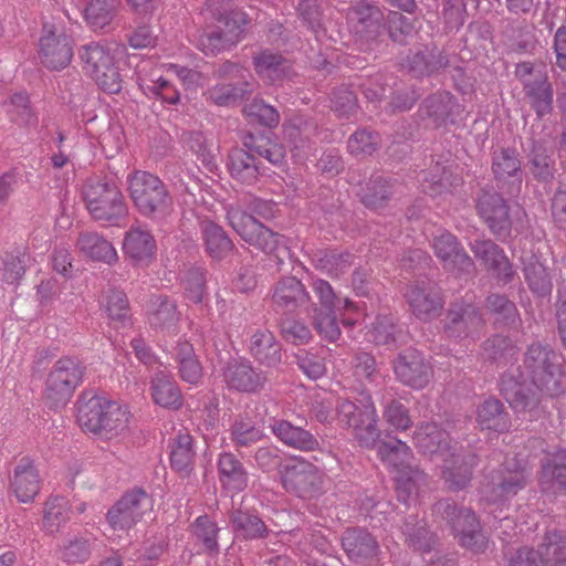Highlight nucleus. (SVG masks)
<instances>
[{
  "label": "nucleus",
  "mask_w": 566,
  "mask_h": 566,
  "mask_svg": "<svg viewBox=\"0 0 566 566\" xmlns=\"http://www.w3.org/2000/svg\"><path fill=\"white\" fill-rule=\"evenodd\" d=\"M396 377L413 389L424 388L433 376V369L424 356L413 348L399 353L394 360Z\"/></svg>",
  "instance_id": "nucleus-11"
},
{
  "label": "nucleus",
  "mask_w": 566,
  "mask_h": 566,
  "mask_svg": "<svg viewBox=\"0 0 566 566\" xmlns=\"http://www.w3.org/2000/svg\"><path fill=\"white\" fill-rule=\"evenodd\" d=\"M263 439L262 430L248 417L239 416L231 428V440L237 447L248 448Z\"/></svg>",
  "instance_id": "nucleus-64"
},
{
  "label": "nucleus",
  "mask_w": 566,
  "mask_h": 566,
  "mask_svg": "<svg viewBox=\"0 0 566 566\" xmlns=\"http://www.w3.org/2000/svg\"><path fill=\"white\" fill-rule=\"evenodd\" d=\"M432 515L436 521L443 522L455 536H459L463 547L473 553H482L486 548L488 541L480 521L470 507L446 497L432 505Z\"/></svg>",
  "instance_id": "nucleus-2"
},
{
  "label": "nucleus",
  "mask_w": 566,
  "mask_h": 566,
  "mask_svg": "<svg viewBox=\"0 0 566 566\" xmlns=\"http://www.w3.org/2000/svg\"><path fill=\"white\" fill-rule=\"evenodd\" d=\"M201 231L206 251L212 259L222 260L229 255L233 243L220 226L205 221L201 224Z\"/></svg>",
  "instance_id": "nucleus-47"
},
{
  "label": "nucleus",
  "mask_w": 566,
  "mask_h": 566,
  "mask_svg": "<svg viewBox=\"0 0 566 566\" xmlns=\"http://www.w3.org/2000/svg\"><path fill=\"white\" fill-rule=\"evenodd\" d=\"M353 261L350 253L337 252L336 250H322L315 254L316 266L333 276L345 273Z\"/></svg>",
  "instance_id": "nucleus-60"
},
{
  "label": "nucleus",
  "mask_w": 566,
  "mask_h": 566,
  "mask_svg": "<svg viewBox=\"0 0 566 566\" xmlns=\"http://www.w3.org/2000/svg\"><path fill=\"white\" fill-rule=\"evenodd\" d=\"M222 377L230 389L249 394L261 391L268 381L266 373L245 358L228 360L222 367Z\"/></svg>",
  "instance_id": "nucleus-10"
},
{
  "label": "nucleus",
  "mask_w": 566,
  "mask_h": 566,
  "mask_svg": "<svg viewBox=\"0 0 566 566\" xmlns=\"http://www.w3.org/2000/svg\"><path fill=\"white\" fill-rule=\"evenodd\" d=\"M175 359L178 364L180 378L191 385H196L202 378V366L188 342H179L175 348Z\"/></svg>",
  "instance_id": "nucleus-48"
},
{
  "label": "nucleus",
  "mask_w": 566,
  "mask_h": 566,
  "mask_svg": "<svg viewBox=\"0 0 566 566\" xmlns=\"http://www.w3.org/2000/svg\"><path fill=\"white\" fill-rule=\"evenodd\" d=\"M524 279L530 290L537 296L545 297L551 294L553 289L552 276L546 266L535 256H530L524 262Z\"/></svg>",
  "instance_id": "nucleus-51"
},
{
  "label": "nucleus",
  "mask_w": 566,
  "mask_h": 566,
  "mask_svg": "<svg viewBox=\"0 0 566 566\" xmlns=\"http://www.w3.org/2000/svg\"><path fill=\"white\" fill-rule=\"evenodd\" d=\"M230 523L233 531L245 539L265 538L270 533L265 523L258 515L242 509L231 512Z\"/></svg>",
  "instance_id": "nucleus-44"
},
{
  "label": "nucleus",
  "mask_w": 566,
  "mask_h": 566,
  "mask_svg": "<svg viewBox=\"0 0 566 566\" xmlns=\"http://www.w3.org/2000/svg\"><path fill=\"white\" fill-rule=\"evenodd\" d=\"M70 518L69 502L62 496L50 497L44 507L43 525L51 534L56 533L59 528Z\"/></svg>",
  "instance_id": "nucleus-61"
},
{
  "label": "nucleus",
  "mask_w": 566,
  "mask_h": 566,
  "mask_svg": "<svg viewBox=\"0 0 566 566\" xmlns=\"http://www.w3.org/2000/svg\"><path fill=\"white\" fill-rule=\"evenodd\" d=\"M73 56V41L64 32L48 30L40 39V57L44 66L51 70L66 67Z\"/></svg>",
  "instance_id": "nucleus-21"
},
{
  "label": "nucleus",
  "mask_w": 566,
  "mask_h": 566,
  "mask_svg": "<svg viewBox=\"0 0 566 566\" xmlns=\"http://www.w3.org/2000/svg\"><path fill=\"white\" fill-rule=\"evenodd\" d=\"M153 509V499L143 489L126 492L107 512V521L114 530H128Z\"/></svg>",
  "instance_id": "nucleus-8"
},
{
  "label": "nucleus",
  "mask_w": 566,
  "mask_h": 566,
  "mask_svg": "<svg viewBox=\"0 0 566 566\" xmlns=\"http://www.w3.org/2000/svg\"><path fill=\"white\" fill-rule=\"evenodd\" d=\"M90 214L96 221L118 224L127 214V207L118 187L101 176L86 179L82 190Z\"/></svg>",
  "instance_id": "nucleus-5"
},
{
  "label": "nucleus",
  "mask_w": 566,
  "mask_h": 566,
  "mask_svg": "<svg viewBox=\"0 0 566 566\" xmlns=\"http://www.w3.org/2000/svg\"><path fill=\"white\" fill-rule=\"evenodd\" d=\"M442 461V473L448 489L453 492L465 489L472 479V470L476 465V455L472 452L455 453L454 451Z\"/></svg>",
  "instance_id": "nucleus-25"
},
{
  "label": "nucleus",
  "mask_w": 566,
  "mask_h": 566,
  "mask_svg": "<svg viewBox=\"0 0 566 566\" xmlns=\"http://www.w3.org/2000/svg\"><path fill=\"white\" fill-rule=\"evenodd\" d=\"M474 256L493 273L502 284H507L514 276L512 264L504 251L490 239L476 238L470 242Z\"/></svg>",
  "instance_id": "nucleus-19"
},
{
  "label": "nucleus",
  "mask_w": 566,
  "mask_h": 566,
  "mask_svg": "<svg viewBox=\"0 0 566 566\" xmlns=\"http://www.w3.org/2000/svg\"><path fill=\"white\" fill-rule=\"evenodd\" d=\"M346 18L355 34L366 43L377 40L385 22L380 8L366 0L350 3Z\"/></svg>",
  "instance_id": "nucleus-12"
},
{
  "label": "nucleus",
  "mask_w": 566,
  "mask_h": 566,
  "mask_svg": "<svg viewBox=\"0 0 566 566\" xmlns=\"http://www.w3.org/2000/svg\"><path fill=\"white\" fill-rule=\"evenodd\" d=\"M156 251L154 235L144 227L133 226L125 233L123 252L135 263H148Z\"/></svg>",
  "instance_id": "nucleus-29"
},
{
  "label": "nucleus",
  "mask_w": 566,
  "mask_h": 566,
  "mask_svg": "<svg viewBox=\"0 0 566 566\" xmlns=\"http://www.w3.org/2000/svg\"><path fill=\"white\" fill-rule=\"evenodd\" d=\"M563 356L547 344L533 343L524 355V373L541 392L554 397L562 391Z\"/></svg>",
  "instance_id": "nucleus-4"
},
{
  "label": "nucleus",
  "mask_w": 566,
  "mask_h": 566,
  "mask_svg": "<svg viewBox=\"0 0 566 566\" xmlns=\"http://www.w3.org/2000/svg\"><path fill=\"white\" fill-rule=\"evenodd\" d=\"M428 483V475L420 470L418 467L402 469L396 476V489L398 499L402 502H407L412 494L417 493L422 486Z\"/></svg>",
  "instance_id": "nucleus-56"
},
{
  "label": "nucleus",
  "mask_w": 566,
  "mask_h": 566,
  "mask_svg": "<svg viewBox=\"0 0 566 566\" xmlns=\"http://www.w3.org/2000/svg\"><path fill=\"white\" fill-rule=\"evenodd\" d=\"M457 107L458 104L450 93L438 92L423 99L419 116L427 120V126L438 128L448 123Z\"/></svg>",
  "instance_id": "nucleus-28"
},
{
  "label": "nucleus",
  "mask_w": 566,
  "mask_h": 566,
  "mask_svg": "<svg viewBox=\"0 0 566 566\" xmlns=\"http://www.w3.org/2000/svg\"><path fill=\"white\" fill-rule=\"evenodd\" d=\"M120 0H90L85 8V20L94 30L111 24L119 8Z\"/></svg>",
  "instance_id": "nucleus-53"
},
{
  "label": "nucleus",
  "mask_w": 566,
  "mask_h": 566,
  "mask_svg": "<svg viewBox=\"0 0 566 566\" xmlns=\"http://www.w3.org/2000/svg\"><path fill=\"white\" fill-rule=\"evenodd\" d=\"M78 55L81 61L84 63V69L90 73V75L96 72V70L103 69L114 59L109 50L97 42H91L81 46Z\"/></svg>",
  "instance_id": "nucleus-63"
},
{
  "label": "nucleus",
  "mask_w": 566,
  "mask_h": 566,
  "mask_svg": "<svg viewBox=\"0 0 566 566\" xmlns=\"http://www.w3.org/2000/svg\"><path fill=\"white\" fill-rule=\"evenodd\" d=\"M342 547L349 560L357 564L370 563L380 553L377 538L366 528H347L342 535Z\"/></svg>",
  "instance_id": "nucleus-20"
},
{
  "label": "nucleus",
  "mask_w": 566,
  "mask_h": 566,
  "mask_svg": "<svg viewBox=\"0 0 566 566\" xmlns=\"http://www.w3.org/2000/svg\"><path fill=\"white\" fill-rule=\"evenodd\" d=\"M96 546V539L85 534L67 535L59 547V557L66 564H84Z\"/></svg>",
  "instance_id": "nucleus-39"
},
{
  "label": "nucleus",
  "mask_w": 566,
  "mask_h": 566,
  "mask_svg": "<svg viewBox=\"0 0 566 566\" xmlns=\"http://www.w3.org/2000/svg\"><path fill=\"white\" fill-rule=\"evenodd\" d=\"M527 485V476L518 465L511 467L509 462L491 472L482 493L489 502H506L514 497Z\"/></svg>",
  "instance_id": "nucleus-9"
},
{
  "label": "nucleus",
  "mask_w": 566,
  "mask_h": 566,
  "mask_svg": "<svg viewBox=\"0 0 566 566\" xmlns=\"http://www.w3.org/2000/svg\"><path fill=\"white\" fill-rule=\"evenodd\" d=\"M407 545L416 551L429 552L434 543L433 535L427 527V522L418 514L407 515L400 526Z\"/></svg>",
  "instance_id": "nucleus-41"
},
{
  "label": "nucleus",
  "mask_w": 566,
  "mask_h": 566,
  "mask_svg": "<svg viewBox=\"0 0 566 566\" xmlns=\"http://www.w3.org/2000/svg\"><path fill=\"white\" fill-rule=\"evenodd\" d=\"M406 297L411 312L421 321L427 322L438 317L443 307L440 292L424 282L411 285Z\"/></svg>",
  "instance_id": "nucleus-23"
},
{
  "label": "nucleus",
  "mask_w": 566,
  "mask_h": 566,
  "mask_svg": "<svg viewBox=\"0 0 566 566\" xmlns=\"http://www.w3.org/2000/svg\"><path fill=\"white\" fill-rule=\"evenodd\" d=\"M272 431L281 442L301 451H313L319 446L310 431L286 420L275 421Z\"/></svg>",
  "instance_id": "nucleus-37"
},
{
  "label": "nucleus",
  "mask_w": 566,
  "mask_h": 566,
  "mask_svg": "<svg viewBox=\"0 0 566 566\" xmlns=\"http://www.w3.org/2000/svg\"><path fill=\"white\" fill-rule=\"evenodd\" d=\"M106 402L108 400L92 394H83L80 397L77 401V422L84 431L98 434Z\"/></svg>",
  "instance_id": "nucleus-36"
},
{
  "label": "nucleus",
  "mask_w": 566,
  "mask_h": 566,
  "mask_svg": "<svg viewBox=\"0 0 566 566\" xmlns=\"http://www.w3.org/2000/svg\"><path fill=\"white\" fill-rule=\"evenodd\" d=\"M539 482L545 492H566V450H558L545 457Z\"/></svg>",
  "instance_id": "nucleus-33"
},
{
  "label": "nucleus",
  "mask_w": 566,
  "mask_h": 566,
  "mask_svg": "<svg viewBox=\"0 0 566 566\" xmlns=\"http://www.w3.org/2000/svg\"><path fill=\"white\" fill-rule=\"evenodd\" d=\"M449 66L448 53L433 43L421 45L412 51L406 62L408 72L417 78L438 75Z\"/></svg>",
  "instance_id": "nucleus-17"
},
{
  "label": "nucleus",
  "mask_w": 566,
  "mask_h": 566,
  "mask_svg": "<svg viewBox=\"0 0 566 566\" xmlns=\"http://www.w3.org/2000/svg\"><path fill=\"white\" fill-rule=\"evenodd\" d=\"M483 325L480 310L468 302L451 303L443 319L444 332L453 338L472 337Z\"/></svg>",
  "instance_id": "nucleus-13"
},
{
  "label": "nucleus",
  "mask_w": 566,
  "mask_h": 566,
  "mask_svg": "<svg viewBox=\"0 0 566 566\" xmlns=\"http://www.w3.org/2000/svg\"><path fill=\"white\" fill-rule=\"evenodd\" d=\"M525 94L531 98L532 107L538 117H544L553 111V85L548 81L546 70L523 85Z\"/></svg>",
  "instance_id": "nucleus-35"
},
{
  "label": "nucleus",
  "mask_w": 566,
  "mask_h": 566,
  "mask_svg": "<svg viewBox=\"0 0 566 566\" xmlns=\"http://www.w3.org/2000/svg\"><path fill=\"white\" fill-rule=\"evenodd\" d=\"M177 321L176 304L166 296H156L153 300V312L149 315L150 325L160 329H169L176 325Z\"/></svg>",
  "instance_id": "nucleus-62"
},
{
  "label": "nucleus",
  "mask_w": 566,
  "mask_h": 566,
  "mask_svg": "<svg viewBox=\"0 0 566 566\" xmlns=\"http://www.w3.org/2000/svg\"><path fill=\"white\" fill-rule=\"evenodd\" d=\"M304 284L295 276H284L272 289V303L275 312L293 313L310 302Z\"/></svg>",
  "instance_id": "nucleus-24"
},
{
  "label": "nucleus",
  "mask_w": 566,
  "mask_h": 566,
  "mask_svg": "<svg viewBox=\"0 0 566 566\" xmlns=\"http://www.w3.org/2000/svg\"><path fill=\"white\" fill-rule=\"evenodd\" d=\"M513 375H504L501 380V394L516 413L528 412L536 416L541 401L538 390Z\"/></svg>",
  "instance_id": "nucleus-22"
},
{
  "label": "nucleus",
  "mask_w": 566,
  "mask_h": 566,
  "mask_svg": "<svg viewBox=\"0 0 566 566\" xmlns=\"http://www.w3.org/2000/svg\"><path fill=\"white\" fill-rule=\"evenodd\" d=\"M98 434L105 439H112L120 434L127 428L128 412L126 408L115 401L106 402Z\"/></svg>",
  "instance_id": "nucleus-55"
},
{
  "label": "nucleus",
  "mask_w": 566,
  "mask_h": 566,
  "mask_svg": "<svg viewBox=\"0 0 566 566\" xmlns=\"http://www.w3.org/2000/svg\"><path fill=\"white\" fill-rule=\"evenodd\" d=\"M413 440L423 453L440 457L442 460L454 452L450 446L449 434L434 422L418 426Z\"/></svg>",
  "instance_id": "nucleus-27"
},
{
  "label": "nucleus",
  "mask_w": 566,
  "mask_h": 566,
  "mask_svg": "<svg viewBox=\"0 0 566 566\" xmlns=\"http://www.w3.org/2000/svg\"><path fill=\"white\" fill-rule=\"evenodd\" d=\"M231 177L242 185H254L264 172L262 161L247 148H233L227 163Z\"/></svg>",
  "instance_id": "nucleus-26"
},
{
  "label": "nucleus",
  "mask_w": 566,
  "mask_h": 566,
  "mask_svg": "<svg viewBox=\"0 0 566 566\" xmlns=\"http://www.w3.org/2000/svg\"><path fill=\"white\" fill-rule=\"evenodd\" d=\"M242 145L255 157L268 160L276 167H282L285 163V149L283 145L272 140L262 134L248 133L242 138Z\"/></svg>",
  "instance_id": "nucleus-34"
},
{
  "label": "nucleus",
  "mask_w": 566,
  "mask_h": 566,
  "mask_svg": "<svg viewBox=\"0 0 566 566\" xmlns=\"http://www.w3.org/2000/svg\"><path fill=\"white\" fill-rule=\"evenodd\" d=\"M483 356L486 360L497 365H506L516 359L517 347L514 342L504 335H493L482 346Z\"/></svg>",
  "instance_id": "nucleus-52"
},
{
  "label": "nucleus",
  "mask_w": 566,
  "mask_h": 566,
  "mask_svg": "<svg viewBox=\"0 0 566 566\" xmlns=\"http://www.w3.org/2000/svg\"><path fill=\"white\" fill-rule=\"evenodd\" d=\"M253 90L254 83L241 81L214 85L205 95L214 105L230 106L250 96Z\"/></svg>",
  "instance_id": "nucleus-43"
},
{
  "label": "nucleus",
  "mask_w": 566,
  "mask_h": 566,
  "mask_svg": "<svg viewBox=\"0 0 566 566\" xmlns=\"http://www.w3.org/2000/svg\"><path fill=\"white\" fill-rule=\"evenodd\" d=\"M492 172L499 188L511 195L520 192L523 170L516 149L510 147L495 149L492 155Z\"/></svg>",
  "instance_id": "nucleus-14"
},
{
  "label": "nucleus",
  "mask_w": 566,
  "mask_h": 566,
  "mask_svg": "<svg viewBox=\"0 0 566 566\" xmlns=\"http://www.w3.org/2000/svg\"><path fill=\"white\" fill-rule=\"evenodd\" d=\"M228 220L243 241L266 254V265L269 268H275V272L285 270L286 262L291 261V252L283 235L272 231L259 222L255 217L239 209L229 210Z\"/></svg>",
  "instance_id": "nucleus-1"
},
{
  "label": "nucleus",
  "mask_w": 566,
  "mask_h": 566,
  "mask_svg": "<svg viewBox=\"0 0 566 566\" xmlns=\"http://www.w3.org/2000/svg\"><path fill=\"white\" fill-rule=\"evenodd\" d=\"M476 210L493 234L504 238L510 233V209L500 193L481 190L476 198Z\"/></svg>",
  "instance_id": "nucleus-15"
},
{
  "label": "nucleus",
  "mask_w": 566,
  "mask_h": 566,
  "mask_svg": "<svg viewBox=\"0 0 566 566\" xmlns=\"http://www.w3.org/2000/svg\"><path fill=\"white\" fill-rule=\"evenodd\" d=\"M151 395L154 401L170 409H178L181 406V392L174 378L165 370H158L151 379Z\"/></svg>",
  "instance_id": "nucleus-42"
},
{
  "label": "nucleus",
  "mask_w": 566,
  "mask_h": 566,
  "mask_svg": "<svg viewBox=\"0 0 566 566\" xmlns=\"http://www.w3.org/2000/svg\"><path fill=\"white\" fill-rule=\"evenodd\" d=\"M220 480L224 486L242 491L248 486V472L232 453H223L219 459Z\"/></svg>",
  "instance_id": "nucleus-50"
},
{
  "label": "nucleus",
  "mask_w": 566,
  "mask_h": 566,
  "mask_svg": "<svg viewBox=\"0 0 566 566\" xmlns=\"http://www.w3.org/2000/svg\"><path fill=\"white\" fill-rule=\"evenodd\" d=\"M392 195L391 184L382 176H373L361 189V202L369 209L384 207Z\"/></svg>",
  "instance_id": "nucleus-57"
},
{
  "label": "nucleus",
  "mask_w": 566,
  "mask_h": 566,
  "mask_svg": "<svg viewBox=\"0 0 566 566\" xmlns=\"http://www.w3.org/2000/svg\"><path fill=\"white\" fill-rule=\"evenodd\" d=\"M282 481L286 491L300 497H312L322 491L324 478L312 463L297 462L286 468Z\"/></svg>",
  "instance_id": "nucleus-16"
},
{
  "label": "nucleus",
  "mask_w": 566,
  "mask_h": 566,
  "mask_svg": "<svg viewBox=\"0 0 566 566\" xmlns=\"http://www.w3.org/2000/svg\"><path fill=\"white\" fill-rule=\"evenodd\" d=\"M39 471L28 458H22L14 469L11 488L22 503L32 502L40 491Z\"/></svg>",
  "instance_id": "nucleus-32"
},
{
  "label": "nucleus",
  "mask_w": 566,
  "mask_h": 566,
  "mask_svg": "<svg viewBox=\"0 0 566 566\" xmlns=\"http://www.w3.org/2000/svg\"><path fill=\"white\" fill-rule=\"evenodd\" d=\"M485 306L492 314L495 325L510 328H516L521 325L517 307L506 295H489L485 300Z\"/></svg>",
  "instance_id": "nucleus-46"
},
{
  "label": "nucleus",
  "mask_w": 566,
  "mask_h": 566,
  "mask_svg": "<svg viewBox=\"0 0 566 566\" xmlns=\"http://www.w3.org/2000/svg\"><path fill=\"white\" fill-rule=\"evenodd\" d=\"M377 453L381 461L389 467H392L397 473L411 464V449L406 442L397 438H389L386 441H380Z\"/></svg>",
  "instance_id": "nucleus-49"
},
{
  "label": "nucleus",
  "mask_w": 566,
  "mask_h": 566,
  "mask_svg": "<svg viewBox=\"0 0 566 566\" xmlns=\"http://www.w3.org/2000/svg\"><path fill=\"white\" fill-rule=\"evenodd\" d=\"M193 458L192 438L187 433L178 434L170 454L172 469L182 476H188L192 471Z\"/></svg>",
  "instance_id": "nucleus-58"
},
{
  "label": "nucleus",
  "mask_w": 566,
  "mask_h": 566,
  "mask_svg": "<svg viewBox=\"0 0 566 566\" xmlns=\"http://www.w3.org/2000/svg\"><path fill=\"white\" fill-rule=\"evenodd\" d=\"M256 73L270 83L280 81L289 75L291 64L282 54L264 50L253 56Z\"/></svg>",
  "instance_id": "nucleus-40"
},
{
  "label": "nucleus",
  "mask_w": 566,
  "mask_h": 566,
  "mask_svg": "<svg viewBox=\"0 0 566 566\" xmlns=\"http://www.w3.org/2000/svg\"><path fill=\"white\" fill-rule=\"evenodd\" d=\"M85 366L74 356L56 359L46 376L44 398L50 408L64 407L83 379Z\"/></svg>",
  "instance_id": "nucleus-6"
},
{
  "label": "nucleus",
  "mask_w": 566,
  "mask_h": 566,
  "mask_svg": "<svg viewBox=\"0 0 566 566\" xmlns=\"http://www.w3.org/2000/svg\"><path fill=\"white\" fill-rule=\"evenodd\" d=\"M81 252L95 261L111 264L117 260V252L109 241L96 232H83L77 239Z\"/></svg>",
  "instance_id": "nucleus-45"
},
{
  "label": "nucleus",
  "mask_w": 566,
  "mask_h": 566,
  "mask_svg": "<svg viewBox=\"0 0 566 566\" xmlns=\"http://www.w3.org/2000/svg\"><path fill=\"white\" fill-rule=\"evenodd\" d=\"M544 566H566V536L548 531L539 544Z\"/></svg>",
  "instance_id": "nucleus-54"
},
{
  "label": "nucleus",
  "mask_w": 566,
  "mask_h": 566,
  "mask_svg": "<svg viewBox=\"0 0 566 566\" xmlns=\"http://www.w3.org/2000/svg\"><path fill=\"white\" fill-rule=\"evenodd\" d=\"M250 355L268 368H275L282 361L281 344L268 329H256L250 337Z\"/></svg>",
  "instance_id": "nucleus-31"
},
{
  "label": "nucleus",
  "mask_w": 566,
  "mask_h": 566,
  "mask_svg": "<svg viewBox=\"0 0 566 566\" xmlns=\"http://www.w3.org/2000/svg\"><path fill=\"white\" fill-rule=\"evenodd\" d=\"M476 422L481 429L494 430L497 432L507 431L511 427V419L504 405L495 398H488L476 408Z\"/></svg>",
  "instance_id": "nucleus-38"
},
{
  "label": "nucleus",
  "mask_w": 566,
  "mask_h": 566,
  "mask_svg": "<svg viewBox=\"0 0 566 566\" xmlns=\"http://www.w3.org/2000/svg\"><path fill=\"white\" fill-rule=\"evenodd\" d=\"M527 166L532 177L541 184H548L554 179L556 164L553 150L544 140H531L526 153Z\"/></svg>",
  "instance_id": "nucleus-30"
},
{
  "label": "nucleus",
  "mask_w": 566,
  "mask_h": 566,
  "mask_svg": "<svg viewBox=\"0 0 566 566\" xmlns=\"http://www.w3.org/2000/svg\"><path fill=\"white\" fill-rule=\"evenodd\" d=\"M421 182L423 191L432 197L449 191L453 186L452 174L440 163L421 172Z\"/></svg>",
  "instance_id": "nucleus-59"
},
{
  "label": "nucleus",
  "mask_w": 566,
  "mask_h": 566,
  "mask_svg": "<svg viewBox=\"0 0 566 566\" xmlns=\"http://www.w3.org/2000/svg\"><path fill=\"white\" fill-rule=\"evenodd\" d=\"M359 403L358 406L347 399L339 400L336 406L337 417L339 422L353 429L361 447L374 448L380 437L376 408L369 396L364 397Z\"/></svg>",
  "instance_id": "nucleus-7"
},
{
  "label": "nucleus",
  "mask_w": 566,
  "mask_h": 566,
  "mask_svg": "<svg viewBox=\"0 0 566 566\" xmlns=\"http://www.w3.org/2000/svg\"><path fill=\"white\" fill-rule=\"evenodd\" d=\"M432 247L446 270L455 274H470L474 271L473 260L450 232L434 237Z\"/></svg>",
  "instance_id": "nucleus-18"
},
{
  "label": "nucleus",
  "mask_w": 566,
  "mask_h": 566,
  "mask_svg": "<svg viewBox=\"0 0 566 566\" xmlns=\"http://www.w3.org/2000/svg\"><path fill=\"white\" fill-rule=\"evenodd\" d=\"M129 197L138 212L151 220L166 219L172 210V197L155 175L137 170L128 176Z\"/></svg>",
  "instance_id": "nucleus-3"
}]
</instances>
